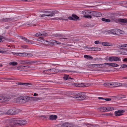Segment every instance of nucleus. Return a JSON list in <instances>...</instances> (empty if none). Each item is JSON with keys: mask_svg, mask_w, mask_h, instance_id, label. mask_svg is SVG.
Wrapping results in <instances>:
<instances>
[{"mask_svg": "<svg viewBox=\"0 0 127 127\" xmlns=\"http://www.w3.org/2000/svg\"><path fill=\"white\" fill-rule=\"evenodd\" d=\"M31 97L25 96L19 97L16 100L17 103L19 102L22 104L28 101H31Z\"/></svg>", "mask_w": 127, "mask_h": 127, "instance_id": "f257e3e1", "label": "nucleus"}, {"mask_svg": "<svg viewBox=\"0 0 127 127\" xmlns=\"http://www.w3.org/2000/svg\"><path fill=\"white\" fill-rule=\"evenodd\" d=\"M86 97L85 94L83 93H80L76 94L74 95V97L70 96V97L71 99H72V98H78V100H82L85 99Z\"/></svg>", "mask_w": 127, "mask_h": 127, "instance_id": "f03ea898", "label": "nucleus"}, {"mask_svg": "<svg viewBox=\"0 0 127 127\" xmlns=\"http://www.w3.org/2000/svg\"><path fill=\"white\" fill-rule=\"evenodd\" d=\"M17 109L15 108H13L9 109L6 113H4L3 112H0V114H7L9 115H15L17 114L18 112Z\"/></svg>", "mask_w": 127, "mask_h": 127, "instance_id": "7ed1b4c3", "label": "nucleus"}, {"mask_svg": "<svg viewBox=\"0 0 127 127\" xmlns=\"http://www.w3.org/2000/svg\"><path fill=\"white\" fill-rule=\"evenodd\" d=\"M7 125L11 127H13L16 126H18L17 119H10L8 122Z\"/></svg>", "mask_w": 127, "mask_h": 127, "instance_id": "20e7f679", "label": "nucleus"}, {"mask_svg": "<svg viewBox=\"0 0 127 127\" xmlns=\"http://www.w3.org/2000/svg\"><path fill=\"white\" fill-rule=\"evenodd\" d=\"M43 12L45 13L46 16L52 17L54 16L56 13V12L54 11H52L51 10H46L43 11Z\"/></svg>", "mask_w": 127, "mask_h": 127, "instance_id": "39448f33", "label": "nucleus"}, {"mask_svg": "<svg viewBox=\"0 0 127 127\" xmlns=\"http://www.w3.org/2000/svg\"><path fill=\"white\" fill-rule=\"evenodd\" d=\"M121 31L118 29H114L112 30L111 31V33L113 34L114 35V37H116V36H119L122 34L121 32Z\"/></svg>", "mask_w": 127, "mask_h": 127, "instance_id": "423d86ee", "label": "nucleus"}, {"mask_svg": "<svg viewBox=\"0 0 127 127\" xmlns=\"http://www.w3.org/2000/svg\"><path fill=\"white\" fill-rule=\"evenodd\" d=\"M11 97L9 96H0V102H3L8 101L10 100Z\"/></svg>", "mask_w": 127, "mask_h": 127, "instance_id": "0eeeda50", "label": "nucleus"}, {"mask_svg": "<svg viewBox=\"0 0 127 127\" xmlns=\"http://www.w3.org/2000/svg\"><path fill=\"white\" fill-rule=\"evenodd\" d=\"M37 62L33 61H30L29 60H22L20 61L19 63L25 64H31L33 63H37Z\"/></svg>", "mask_w": 127, "mask_h": 127, "instance_id": "6e6552de", "label": "nucleus"}, {"mask_svg": "<svg viewBox=\"0 0 127 127\" xmlns=\"http://www.w3.org/2000/svg\"><path fill=\"white\" fill-rule=\"evenodd\" d=\"M68 19H69L70 20L73 21L79 20H80L79 17L77 16L76 15L74 14H72L71 16H69L68 17Z\"/></svg>", "mask_w": 127, "mask_h": 127, "instance_id": "1a4fd4ad", "label": "nucleus"}, {"mask_svg": "<svg viewBox=\"0 0 127 127\" xmlns=\"http://www.w3.org/2000/svg\"><path fill=\"white\" fill-rule=\"evenodd\" d=\"M90 13H91V15L92 16L94 17H100L101 15V13L97 11H91V12H90Z\"/></svg>", "mask_w": 127, "mask_h": 127, "instance_id": "9d476101", "label": "nucleus"}, {"mask_svg": "<svg viewBox=\"0 0 127 127\" xmlns=\"http://www.w3.org/2000/svg\"><path fill=\"white\" fill-rule=\"evenodd\" d=\"M108 60L111 61H121V59L118 57L112 56L109 57Z\"/></svg>", "mask_w": 127, "mask_h": 127, "instance_id": "9b49d317", "label": "nucleus"}, {"mask_svg": "<svg viewBox=\"0 0 127 127\" xmlns=\"http://www.w3.org/2000/svg\"><path fill=\"white\" fill-rule=\"evenodd\" d=\"M11 53L14 55L20 57H27V53L24 52L23 53H15L11 52Z\"/></svg>", "mask_w": 127, "mask_h": 127, "instance_id": "f8f14e48", "label": "nucleus"}, {"mask_svg": "<svg viewBox=\"0 0 127 127\" xmlns=\"http://www.w3.org/2000/svg\"><path fill=\"white\" fill-rule=\"evenodd\" d=\"M18 126H21L26 124L27 121L25 120H20L17 119Z\"/></svg>", "mask_w": 127, "mask_h": 127, "instance_id": "ddd939ff", "label": "nucleus"}, {"mask_svg": "<svg viewBox=\"0 0 127 127\" xmlns=\"http://www.w3.org/2000/svg\"><path fill=\"white\" fill-rule=\"evenodd\" d=\"M125 111L124 110H118L117 111L115 112V115L116 116H119L121 115H123V114L122 113H124Z\"/></svg>", "mask_w": 127, "mask_h": 127, "instance_id": "4468645a", "label": "nucleus"}, {"mask_svg": "<svg viewBox=\"0 0 127 127\" xmlns=\"http://www.w3.org/2000/svg\"><path fill=\"white\" fill-rule=\"evenodd\" d=\"M57 116L56 115H49V119L50 120H55L57 118Z\"/></svg>", "mask_w": 127, "mask_h": 127, "instance_id": "2eb2a0df", "label": "nucleus"}, {"mask_svg": "<svg viewBox=\"0 0 127 127\" xmlns=\"http://www.w3.org/2000/svg\"><path fill=\"white\" fill-rule=\"evenodd\" d=\"M48 70H49L50 71L49 73H50L51 74H54L59 72L58 69L54 68L48 69Z\"/></svg>", "mask_w": 127, "mask_h": 127, "instance_id": "dca6fc26", "label": "nucleus"}, {"mask_svg": "<svg viewBox=\"0 0 127 127\" xmlns=\"http://www.w3.org/2000/svg\"><path fill=\"white\" fill-rule=\"evenodd\" d=\"M61 126L62 127H73L71 124L68 123H65L63 124Z\"/></svg>", "mask_w": 127, "mask_h": 127, "instance_id": "f3484780", "label": "nucleus"}, {"mask_svg": "<svg viewBox=\"0 0 127 127\" xmlns=\"http://www.w3.org/2000/svg\"><path fill=\"white\" fill-rule=\"evenodd\" d=\"M122 86V84L118 83H113V86L112 87H118L121 86Z\"/></svg>", "mask_w": 127, "mask_h": 127, "instance_id": "a211bd4d", "label": "nucleus"}, {"mask_svg": "<svg viewBox=\"0 0 127 127\" xmlns=\"http://www.w3.org/2000/svg\"><path fill=\"white\" fill-rule=\"evenodd\" d=\"M20 38L23 39L24 40L26 41V42H28V43H30L31 44L32 43V42L33 41H31L29 40L27 38L25 37L22 36H21Z\"/></svg>", "mask_w": 127, "mask_h": 127, "instance_id": "6ab92c4d", "label": "nucleus"}, {"mask_svg": "<svg viewBox=\"0 0 127 127\" xmlns=\"http://www.w3.org/2000/svg\"><path fill=\"white\" fill-rule=\"evenodd\" d=\"M31 101H36L38 100L42 99L41 97H31Z\"/></svg>", "mask_w": 127, "mask_h": 127, "instance_id": "aec40b11", "label": "nucleus"}, {"mask_svg": "<svg viewBox=\"0 0 127 127\" xmlns=\"http://www.w3.org/2000/svg\"><path fill=\"white\" fill-rule=\"evenodd\" d=\"M11 20L12 19L11 18H6L1 19L0 21L2 22H10Z\"/></svg>", "mask_w": 127, "mask_h": 127, "instance_id": "412c9836", "label": "nucleus"}, {"mask_svg": "<svg viewBox=\"0 0 127 127\" xmlns=\"http://www.w3.org/2000/svg\"><path fill=\"white\" fill-rule=\"evenodd\" d=\"M118 21L122 23H127V19H121L119 18L118 19Z\"/></svg>", "mask_w": 127, "mask_h": 127, "instance_id": "4be33fe9", "label": "nucleus"}, {"mask_svg": "<svg viewBox=\"0 0 127 127\" xmlns=\"http://www.w3.org/2000/svg\"><path fill=\"white\" fill-rule=\"evenodd\" d=\"M91 12V11L85 10L82 12V13L84 15H88L89 14H91L90 12Z\"/></svg>", "mask_w": 127, "mask_h": 127, "instance_id": "5701e85b", "label": "nucleus"}, {"mask_svg": "<svg viewBox=\"0 0 127 127\" xmlns=\"http://www.w3.org/2000/svg\"><path fill=\"white\" fill-rule=\"evenodd\" d=\"M18 85H32V84L30 83H23L22 82H18L16 83Z\"/></svg>", "mask_w": 127, "mask_h": 127, "instance_id": "b1692460", "label": "nucleus"}, {"mask_svg": "<svg viewBox=\"0 0 127 127\" xmlns=\"http://www.w3.org/2000/svg\"><path fill=\"white\" fill-rule=\"evenodd\" d=\"M127 47V44H124L121 46H119V48L121 49H126Z\"/></svg>", "mask_w": 127, "mask_h": 127, "instance_id": "393cba45", "label": "nucleus"}, {"mask_svg": "<svg viewBox=\"0 0 127 127\" xmlns=\"http://www.w3.org/2000/svg\"><path fill=\"white\" fill-rule=\"evenodd\" d=\"M47 34L45 33V34H41L40 32H38L36 33L35 36H45L47 35Z\"/></svg>", "mask_w": 127, "mask_h": 127, "instance_id": "a878e982", "label": "nucleus"}, {"mask_svg": "<svg viewBox=\"0 0 127 127\" xmlns=\"http://www.w3.org/2000/svg\"><path fill=\"white\" fill-rule=\"evenodd\" d=\"M9 65H11L13 66H15L17 65L18 64V63L15 62H10L9 63Z\"/></svg>", "mask_w": 127, "mask_h": 127, "instance_id": "bb28decb", "label": "nucleus"}, {"mask_svg": "<svg viewBox=\"0 0 127 127\" xmlns=\"http://www.w3.org/2000/svg\"><path fill=\"white\" fill-rule=\"evenodd\" d=\"M101 20L105 22H110L111 21L109 19L103 18L101 19Z\"/></svg>", "mask_w": 127, "mask_h": 127, "instance_id": "cd10ccee", "label": "nucleus"}, {"mask_svg": "<svg viewBox=\"0 0 127 127\" xmlns=\"http://www.w3.org/2000/svg\"><path fill=\"white\" fill-rule=\"evenodd\" d=\"M43 38L42 37H39V39H37V40L41 41L43 43H45V42H46L47 41L43 39Z\"/></svg>", "mask_w": 127, "mask_h": 127, "instance_id": "c85d7f7f", "label": "nucleus"}, {"mask_svg": "<svg viewBox=\"0 0 127 127\" xmlns=\"http://www.w3.org/2000/svg\"><path fill=\"white\" fill-rule=\"evenodd\" d=\"M85 47L87 48V50L89 51H93L94 50V47H93L86 46Z\"/></svg>", "mask_w": 127, "mask_h": 127, "instance_id": "c756f323", "label": "nucleus"}, {"mask_svg": "<svg viewBox=\"0 0 127 127\" xmlns=\"http://www.w3.org/2000/svg\"><path fill=\"white\" fill-rule=\"evenodd\" d=\"M91 15H91V14H89L87 15H84L83 17L84 18L89 19H91L92 18V17Z\"/></svg>", "mask_w": 127, "mask_h": 127, "instance_id": "7c9ffc66", "label": "nucleus"}, {"mask_svg": "<svg viewBox=\"0 0 127 127\" xmlns=\"http://www.w3.org/2000/svg\"><path fill=\"white\" fill-rule=\"evenodd\" d=\"M102 45H103L105 46H110L109 43L107 42H103L102 43Z\"/></svg>", "mask_w": 127, "mask_h": 127, "instance_id": "2f4dec72", "label": "nucleus"}, {"mask_svg": "<svg viewBox=\"0 0 127 127\" xmlns=\"http://www.w3.org/2000/svg\"><path fill=\"white\" fill-rule=\"evenodd\" d=\"M84 57L86 59H92L93 58L91 56L85 55L84 56Z\"/></svg>", "mask_w": 127, "mask_h": 127, "instance_id": "473e14b6", "label": "nucleus"}, {"mask_svg": "<svg viewBox=\"0 0 127 127\" xmlns=\"http://www.w3.org/2000/svg\"><path fill=\"white\" fill-rule=\"evenodd\" d=\"M17 69L19 70L22 71L24 69V68H23L22 66H20L17 67Z\"/></svg>", "mask_w": 127, "mask_h": 127, "instance_id": "72a5a7b5", "label": "nucleus"}, {"mask_svg": "<svg viewBox=\"0 0 127 127\" xmlns=\"http://www.w3.org/2000/svg\"><path fill=\"white\" fill-rule=\"evenodd\" d=\"M58 18V19L59 20H65V21H68V19H65V18L64 17H63L62 18H61V17H60V18Z\"/></svg>", "mask_w": 127, "mask_h": 127, "instance_id": "f704fd0d", "label": "nucleus"}, {"mask_svg": "<svg viewBox=\"0 0 127 127\" xmlns=\"http://www.w3.org/2000/svg\"><path fill=\"white\" fill-rule=\"evenodd\" d=\"M107 107L108 111H112L114 109V108L113 107Z\"/></svg>", "mask_w": 127, "mask_h": 127, "instance_id": "c9c22d12", "label": "nucleus"}, {"mask_svg": "<svg viewBox=\"0 0 127 127\" xmlns=\"http://www.w3.org/2000/svg\"><path fill=\"white\" fill-rule=\"evenodd\" d=\"M93 51H100L101 50V48H95L94 47Z\"/></svg>", "mask_w": 127, "mask_h": 127, "instance_id": "e433bc0d", "label": "nucleus"}, {"mask_svg": "<svg viewBox=\"0 0 127 127\" xmlns=\"http://www.w3.org/2000/svg\"><path fill=\"white\" fill-rule=\"evenodd\" d=\"M119 65L116 64L112 63V64L111 66L113 67H116L119 66Z\"/></svg>", "mask_w": 127, "mask_h": 127, "instance_id": "4c0bfd02", "label": "nucleus"}, {"mask_svg": "<svg viewBox=\"0 0 127 127\" xmlns=\"http://www.w3.org/2000/svg\"><path fill=\"white\" fill-rule=\"evenodd\" d=\"M33 55L31 53H27V57H32Z\"/></svg>", "mask_w": 127, "mask_h": 127, "instance_id": "58836bf2", "label": "nucleus"}, {"mask_svg": "<svg viewBox=\"0 0 127 127\" xmlns=\"http://www.w3.org/2000/svg\"><path fill=\"white\" fill-rule=\"evenodd\" d=\"M98 65H99V64H91V66L93 68H94L95 67V66H96L98 67Z\"/></svg>", "mask_w": 127, "mask_h": 127, "instance_id": "ea45409f", "label": "nucleus"}, {"mask_svg": "<svg viewBox=\"0 0 127 127\" xmlns=\"http://www.w3.org/2000/svg\"><path fill=\"white\" fill-rule=\"evenodd\" d=\"M68 75H64V76L63 77L65 79L67 80L68 79Z\"/></svg>", "mask_w": 127, "mask_h": 127, "instance_id": "a19ab883", "label": "nucleus"}, {"mask_svg": "<svg viewBox=\"0 0 127 127\" xmlns=\"http://www.w3.org/2000/svg\"><path fill=\"white\" fill-rule=\"evenodd\" d=\"M18 24V26L20 27L22 26L23 25L22 22H19Z\"/></svg>", "mask_w": 127, "mask_h": 127, "instance_id": "79ce46f5", "label": "nucleus"}, {"mask_svg": "<svg viewBox=\"0 0 127 127\" xmlns=\"http://www.w3.org/2000/svg\"><path fill=\"white\" fill-rule=\"evenodd\" d=\"M109 83H106L104 84V85L106 87H109Z\"/></svg>", "mask_w": 127, "mask_h": 127, "instance_id": "37998d69", "label": "nucleus"}, {"mask_svg": "<svg viewBox=\"0 0 127 127\" xmlns=\"http://www.w3.org/2000/svg\"><path fill=\"white\" fill-rule=\"evenodd\" d=\"M121 67L122 68H125L127 67V65L123 64L121 65Z\"/></svg>", "mask_w": 127, "mask_h": 127, "instance_id": "c03bdc74", "label": "nucleus"}, {"mask_svg": "<svg viewBox=\"0 0 127 127\" xmlns=\"http://www.w3.org/2000/svg\"><path fill=\"white\" fill-rule=\"evenodd\" d=\"M85 86L84 84L83 83H80V87H85Z\"/></svg>", "mask_w": 127, "mask_h": 127, "instance_id": "a18cd8bd", "label": "nucleus"}, {"mask_svg": "<svg viewBox=\"0 0 127 127\" xmlns=\"http://www.w3.org/2000/svg\"><path fill=\"white\" fill-rule=\"evenodd\" d=\"M99 64L98 66H99V68H102L104 67L103 66L104 65V64Z\"/></svg>", "mask_w": 127, "mask_h": 127, "instance_id": "49530a36", "label": "nucleus"}, {"mask_svg": "<svg viewBox=\"0 0 127 127\" xmlns=\"http://www.w3.org/2000/svg\"><path fill=\"white\" fill-rule=\"evenodd\" d=\"M55 36L58 37H60L62 36V35L58 34H56L55 35Z\"/></svg>", "mask_w": 127, "mask_h": 127, "instance_id": "de8ad7c7", "label": "nucleus"}, {"mask_svg": "<svg viewBox=\"0 0 127 127\" xmlns=\"http://www.w3.org/2000/svg\"><path fill=\"white\" fill-rule=\"evenodd\" d=\"M49 71L48 69L47 70H43V73H44V74H49V73H46V71Z\"/></svg>", "mask_w": 127, "mask_h": 127, "instance_id": "09e8293b", "label": "nucleus"}, {"mask_svg": "<svg viewBox=\"0 0 127 127\" xmlns=\"http://www.w3.org/2000/svg\"><path fill=\"white\" fill-rule=\"evenodd\" d=\"M40 16L41 17H43L45 16H46V14H43L40 15Z\"/></svg>", "mask_w": 127, "mask_h": 127, "instance_id": "8fccbe9b", "label": "nucleus"}, {"mask_svg": "<svg viewBox=\"0 0 127 127\" xmlns=\"http://www.w3.org/2000/svg\"><path fill=\"white\" fill-rule=\"evenodd\" d=\"M74 85H75V86L77 87H80V83L79 84H77V83H75L74 84Z\"/></svg>", "mask_w": 127, "mask_h": 127, "instance_id": "3c124183", "label": "nucleus"}, {"mask_svg": "<svg viewBox=\"0 0 127 127\" xmlns=\"http://www.w3.org/2000/svg\"><path fill=\"white\" fill-rule=\"evenodd\" d=\"M112 63H105L104 64L106 65H107L109 66H111Z\"/></svg>", "mask_w": 127, "mask_h": 127, "instance_id": "603ef678", "label": "nucleus"}, {"mask_svg": "<svg viewBox=\"0 0 127 127\" xmlns=\"http://www.w3.org/2000/svg\"><path fill=\"white\" fill-rule=\"evenodd\" d=\"M5 79H7L8 80H15L14 79L12 78H5Z\"/></svg>", "mask_w": 127, "mask_h": 127, "instance_id": "864d4df0", "label": "nucleus"}, {"mask_svg": "<svg viewBox=\"0 0 127 127\" xmlns=\"http://www.w3.org/2000/svg\"><path fill=\"white\" fill-rule=\"evenodd\" d=\"M104 100H105L106 101H109L111 100V99L110 98H104Z\"/></svg>", "mask_w": 127, "mask_h": 127, "instance_id": "5fc2aeb1", "label": "nucleus"}, {"mask_svg": "<svg viewBox=\"0 0 127 127\" xmlns=\"http://www.w3.org/2000/svg\"><path fill=\"white\" fill-rule=\"evenodd\" d=\"M22 47L24 48H28V46L27 45H23L22 46Z\"/></svg>", "mask_w": 127, "mask_h": 127, "instance_id": "6e6d98bb", "label": "nucleus"}, {"mask_svg": "<svg viewBox=\"0 0 127 127\" xmlns=\"http://www.w3.org/2000/svg\"><path fill=\"white\" fill-rule=\"evenodd\" d=\"M39 117H43L44 118H46V116H45V115H41V116H39Z\"/></svg>", "mask_w": 127, "mask_h": 127, "instance_id": "4d7b16f0", "label": "nucleus"}, {"mask_svg": "<svg viewBox=\"0 0 127 127\" xmlns=\"http://www.w3.org/2000/svg\"><path fill=\"white\" fill-rule=\"evenodd\" d=\"M95 43L96 44H97L99 43V41H96L95 42Z\"/></svg>", "mask_w": 127, "mask_h": 127, "instance_id": "13d9d810", "label": "nucleus"}, {"mask_svg": "<svg viewBox=\"0 0 127 127\" xmlns=\"http://www.w3.org/2000/svg\"><path fill=\"white\" fill-rule=\"evenodd\" d=\"M3 38H4V39H5V38L3 37H2V38L0 36V42L1 41L2 39Z\"/></svg>", "mask_w": 127, "mask_h": 127, "instance_id": "bf43d9fd", "label": "nucleus"}, {"mask_svg": "<svg viewBox=\"0 0 127 127\" xmlns=\"http://www.w3.org/2000/svg\"><path fill=\"white\" fill-rule=\"evenodd\" d=\"M98 98L99 99H104V98H103L102 97H98Z\"/></svg>", "mask_w": 127, "mask_h": 127, "instance_id": "052dcab7", "label": "nucleus"}, {"mask_svg": "<svg viewBox=\"0 0 127 127\" xmlns=\"http://www.w3.org/2000/svg\"><path fill=\"white\" fill-rule=\"evenodd\" d=\"M5 51H2L1 50H0V53H5Z\"/></svg>", "mask_w": 127, "mask_h": 127, "instance_id": "680f3d73", "label": "nucleus"}, {"mask_svg": "<svg viewBox=\"0 0 127 127\" xmlns=\"http://www.w3.org/2000/svg\"><path fill=\"white\" fill-rule=\"evenodd\" d=\"M8 124V123H7L6 124V125L5 126V127H11L9 125H7V124Z\"/></svg>", "mask_w": 127, "mask_h": 127, "instance_id": "e2e57ef3", "label": "nucleus"}, {"mask_svg": "<svg viewBox=\"0 0 127 127\" xmlns=\"http://www.w3.org/2000/svg\"><path fill=\"white\" fill-rule=\"evenodd\" d=\"M87 67L88 68H91L92 67L91 64L88 65H87Z\"/></svg>", "mask_w": 127, "mask_h": 127, "instance_id": "0e129e2a", "label": "nucleus"}, {"mask_svg": "<svg viewBox=\"0 0 127 127\" xmlns=\"http://www.w3.org/2000/svg\"><path fill=\"white\" fill-rule=\"evenodd\" d=\"M124 85L126 87H127V83H124Z\"/></svg>", "mask_w": 127, "mask_h": 127, "instance_id": "69168bd1", "label": "nucleus"}, {"mask_svg": "<svg viewBox=\"0 0 127 127\" xmlns=\"http://www.w3.org/2000/svg\"><path fill=\"white\" fill-rule=\"evenodd\" d=\"M123 61L125 62L126 61H127V58H125L123 60Z\"/></svg>", "mask_w": 127, "mask_h": 127, "instance_id": "338daca9", "label": "nucleus"}, {"mask_svg": "<svg viewBox=\"0 0 127 127\" xmlns=\"http://www.w3.org/2000/svg\"><path fill=\"white\" fill-rule=\"evenodd\" d=\"M107 107H106V108L105 111H108Z\"/></svg>", "mask_w": 127, "mask_h": 127, "instance_id": "774afa93", "label": "nucleus"}]
</instances>
